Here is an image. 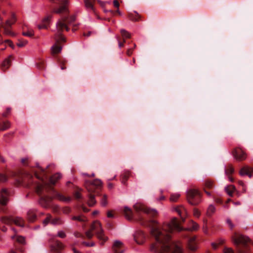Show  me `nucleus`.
<instances>
[{
  "label": "nucleus",
  "instance_id": "f3484780",
  "mask_svg": "<svg viewBox=\"0 0 253 253\" xmlns=\"http://www.w3.org/2000/svg\"><path fill=\"white\" fill-rule=\"evenodd\" d=\"M234 172V168L231 164H228L225 167V173L231 182L234 181V178L231 176Z\"/></svg>",
  "mask_w": 253,
  "mask_h": 253
},
{
  "label": "nucleus",
  "instance_id": "37998d69",
  "mask_svg": "<svg viewBox=\"0 0 253 253\" xmlns=\"http://www.w3.org/2000/svg\"><path fill=\"white\" fill-rule=\"evenodd\" d=\"M198 228V225L196 223H195L193 221H192V227H191V230H196Z\"/></svg>",
  "mask_w": 253,
  "mask_h": 253
},
{
  "label": "nucleus",
  "instance_id": "6e6d98bb",
  "mask_svg": "<svg viewBox=\"0 0 253 253\" xmlns=\"http://www.w3.org/2000/svg\"><path fill=\"white\" fill-rule=\"evenodd\" d=\"M113 4L115 7H117V8H119L120 4L118 0H114L113 1Z\"/></svg>",
  "mask_w": 253,
  "mask_h": 253
},
{
  "label": "nucleus",
  "instance_id": "473e14b6",
  "mask_svg": "<svg viewBox=\"0 0 253 253\" xmlns=\"http://www.w3.org/2000/svg\"><path fill=\"white\" fill-rule=\"evenodd\" d=\"M74 196L75 198L80 202L81 200H82L83 198L81 194L80 191L77 190L74 193Z\"/></svg>",
  "mask_w": 253,
  "mask_h": 253
},
{
  "label": "nucleus",
  "instance_id": "ea45409f",
  "mask_svg": "<svg viewBox=\"0 0 253 253\" xmlns=\"http://www.w3.org/2000/svg\"><path fill=\"white\" fill-rule=\"evenodd\" d=\"M58 62L59 63V64H60V67H61V69L62 70H64L65 69H66V67L64 66V64L65 63V61L63 59H58Z\"/></svg>",
  "mask_w": 253,
  "mask_h": 253
},
{
  "label": "nucleus",
  "instance_id": "864d4df0",
  "mask_svg": "<svg viewBox=\"0 0 253 253\" xmlns=\"http://www.w3.org/2000/svg\"><path fill=\"white\" fill-rule=\"evenodd\" d=\"M5 42L6 43H7L8 44V45L11 47L12 48H13L14 47V45L12 43V42L10 40H5Z\"/></svg>",
  "mask_w": 253,
  "mask_h": 253
},
{
  "label": "nucleus",
  "instance_id": "e433bc0d",
  "mask_svg": "<svg viewBox=\"0 0 253 253\" xmlns=\"http://www.w3.org/2000/svg\"><path fill=\"white\" fill-rule=\"evenodd\" d=\"M8 177L5 174L0 173V182H4L7 180Z\"/></svg>",
  "mask_w": 253,
  "mask_h": 253
},
{
  "label": "nucleus",
  "instance_id": "c85d7f7f",
  "mask_svg": "<svg viewBox=\"0 0 253 253\" xmlns=\"http://www.w3.org/2000/svg\"><path fill=\"white\" fill-rule=\"evenodd\" d=\"M129 176V171H125L122 175V182L124 184H126V181Z\"/></svg>",
  "mask_w": 253,
  "mask_h": 253
},
{
  "label": "nucleus",
  "instance_id": "4468645a",
  "mask_svg": "<svg viewBox=\"0 0 253 253\" xmlns=\"http://www.w3.org/2000/svg\"><path fill=\"white\" fill-rule=\"evenodd\" d=\"M113 250L114 253H123L125 249L123 243L118 241H115L113 246Z\"/></svg>",
  "mask_w": 253,
  "mask_h": 253
},
{
  "label": "nucleus",
  "instance_id": "c756f323",
  "mask_svg": "<svg viewBox=\"0 0 253 253\" xmlns=\"http://www.w3.org/2000/svg\"><path fill=\"white\" fill-rule=\"evenodd\" d=\"M51 223L54 225H58L62 224L63 221L59 218H51Z\"/></svg>",
  "mask_w": 253,
  "mask_h": 253
},
{
  "label": "nucleus",
  "instance_id": "aec40b11",
  "mask_svg": "<svg viewBox=\"0 0 253 253\" xmlns=\"http://www.w3.org/2000/svg\"><path fill=\"white\" fill-rule=\"evenodd\" d=\"M175 211L180 215L183 222L185 220V215L187 214L186 209L182 206L177 207L175 208Z\"/></svg>",
  "mask_w": 253,
  "mask_h": 253
},
{
  "label": "nucleus",
  "instance_id": "20e7f679",
  "mask_svg": "<svg viewBox=\"0 0 253 253\" xmlns=\"http://www.w3.org/2000/svg\"><path fill=\"white\" fill-rule=\"evenodd\" d=\"M93 231L95 232L97 239L99 240L100 244L103 245L104 243L108 240V238L104 235V231L99 222H93L89 230L85 232L86 237L89 239H91L93 236V234L92 233Z\"/></svg>",
  "mask_w": 253,
  "mask_h": 253
},
{
  "label": "nucleus",
  "instance_id": "e2e57ef3",
  "mask_svg": "<svg viewBox=\"0 0 253 253\" xmlns=\"http://www.w3.org/2000/svg\"><path fill=\"white\" fill-rule=\"evenodd\" d=\"M97 2L102 6L103 7L104 6V2L101 1L100 0H97Z\"/></svg>",
  "mask_w": 253,
  "mask_h": 253
},
{
  "label": "nucleus",
  "instance_id": "a18cd8bd",
  "mask_svg": "<svg viewBox=\"0 0 253 253\" xmlns=\"http://www.w3.org/2000/svg\"><path fill=\"white\" fill-rule=\"evenodd\" d=\"M21 163L24 166L28 165V158H23L21 159Z\"/></svg>",
  "mask_w": 253,
  "mask_h": 253
},
{
  "label": "nucleus",
  "instance_id": "4be33fe9",
  "mask_svg": "<svg viewBox=\"0 0 253 253\" xmlns=\"http://www.w3.org/2000/svg\"><path fill=\"white\" fill-rule=\"evenodd\" d=\"M188 248L192 251H195L197 249V245L195 238H191L188 240Z\"/></svg>",
  "mask_w": 253,
  "mask_h": 253
},
{
  "label": "nucleus",
  "instance_id": "ddd939ff",
  "mask_svg": "<svg viewBox=\"0 0 253 253\" xmlns=\"http://www.w3.org/2000/svg\"><path fill=\"white\" fill-rule=\"evenodd\" d=\"M9 193L6 189H2L0 192V204L5 205L8 200Z\"/></svg>",
  "mask_w": 253,
  "mask_h": 253
},
{
  "label": "nucleus",
  "instance_id": "dca6fc26",
  "mask_svg": "<svg viewBox=\"0 0 253 253\" xmlns=\"http://www.w3.org/2000/svg\"><path fill=\"white\" fill-rule=\"evenodd\" d=\"M253 169L248 166H244L239 171V174L242 175H248L249 177L252 176Z\"/></svg>",
  "mask_w": 253,
  "mask_h": 253
},
{
  "label": "nucleus",
  "instance_id": "9b49d317",
  "mask_svg": "<svg viewBox=\"0 0 253 253\" xmlns=\"http://www.w3.org/2000/svg\"><path fill=\"white\" fill-rule=\"evenodd\" d=\"M50 247L51 250L56 253H60L64 248L62 243L55 239L51 241Z\"/></svg>",
  "mask_w": 253,
  "mask_h": 253
},
{
  "label": "nucleus",
  "instance_id": "338daca9",
  "mask_svg": "<svg viewBox=\"0 0 253 253\" xmlns=\"http://www.w3.org/2000/svg\"><path fill=\"white\" fill-rule=\"evenodd\" d=\"M91 34V32L89 31V32H88L86 33H84V36H86V37H89V36H90Z\"/></svg>",
  "mask_w": 253,
  "mask_h": 253
},
{
  "label": "nucleus",
  "instance_id": "cd10ccee",
  "mask_svg": "<svg viewBox=\"0 0 253 253\" xmlns=\"http://www.w3.org/2000/svg\"><path fill=\"white\" fill-rule=\"evenodd\" d=\"M128 17L132 21H137L140 18V16L138 13L135 12L134 13H129Z\"/></svg>",
  "mask_w": 253,
  "mask_h": 253
},
{
  "label": "nucleus",
  "instance_id": "de8ad7c7",
  "mask_svg": "<svg viewBox=\"0 0 253 253\" xmlns=\"http://www.w3.org/2000/svg\"><path fill=\"white\" fill-rule=\"evenodd\" d=\"M227 224H228L229 227L231 229H232L234 227V224L232 223L230 219H228L227 220Z\"/></svg>",
  "mask_w": 253,
  "mask_h": 253
},
{
  "label": "nucleus",
  "instance_id": "4c0bfd02",
  "mask_svg": "<svg viewBox=\"0 0 253 253\" xmlns=\"http://www.w3.org/2000/svg\"><path fill=\"white\" fill-rule=\"evenodd\" d=\"M72 220H77V221H80V222H84L85 221V219L83 218L82 217L80 216H73L72 218Z\"/></svg>",
  "mask_w": 253,
  "mask_h": 253
},
{
  "label": "nucleus",
  "instance_id": "2eb2a0df",
  "mask_svg": "<svg viewBox=\"0 0 253 253\" xmlns=\"http://www.w3.org/2000/svg\"><path fill=\"white\" fill-rule=\"evenodd\" d=\"M121 33L122 36L124 38L123 42H121L120 41V38L119 36L116 37L117 40L118 41L119 46L120 47L124 46V43L126 42V40L124 39V38H130V34L124 29H122L121 30Z\"/></svg>",
  "mask_w": 253,
  "mask_h": 253
},
{
  "label": "nucleus",
  "instance_id": "09e8293b",
  "mask_svg": "<svg viewBox=\"0 0 253 253\" xmlns=\"http://www.w3.org/2000/svg\"><path fill=\"white\" fill-rule=\"evenodd\" d=\"M58 236L61 238H64L66 237V234L63 231H59L58 233Z\"/></svg>",
  "mask_w": 253,
  "mask_h": 253
},
{
  "label": "nucleus",
  "instance_id": "a19ab883",
  "mask_svg": "<svg viewBox=\"0 0 253 253\" xmlns=\"http://www.w3.org/2000/svg\"><path fill=\"white\" fill-rule=\"evenodd\" d=\"M37 67L41 70H42L45 68L44 63L43 61H40L37 64Z\"/></svg>",
  "mask_w": 253,
  "mask_h": 253
},
{
  "label": "nucleus",
  "instance_id": "5fc2aeb1",
  "mask_svg": "<svg viewBox=\"0 0 253 253\" xmlns=\"http://www.w3.org/2000/svg\"><path fill=\"white\" fill-rule=\"evenodd\" d=\"M107 215V217L109 218H113L114 217V215L111 211H108Z\"/></svg>",
  "mask_w": 253,
  "mask_h": 253
},
{
  "label": "nucleus",
  "instance_id": "f257e3e1",
  "mask_svg": "<svg viewBox=\"0 0 253 253\" xmlns=\"http://www.w3.org/2000/svg\"><path fill=\"white\" fill-rule=\"evenodd\" d=\"M135 219L142 225L150 228L152 243L150 250L154 253H183L179 243L171 239L170 234L173 231H180L183 228L176 218H173L170 223H164L162 225L151 217L157 214L154 210H151L141 204L133 206Z\"/></svg>",
  "mask_w": 253,
  "mask_h": 253
},
{
  "label": "nucleus",
  "instance_id": "0eeeda50",
  "mask_svg": "<svg viewBox=\"0 0 253 253\" xmlns=\"http://www.w3.org/2000/svg\"><path fill=\"white\" fill-rule=\"evenodd\" d=\"M187 198L189 204L196 206L201 202L202 194L197 189H190L187 191Z\"/></svg>",
  "mask_w": 253,
  "mask_h": 253
},
{
  "label": "nucleus",
  "instance_id": "13d9d810",
  "mask_svg": "<svg viewBox=\"0 0 253 253\" xmlns=\"http://www.w3.org/2000/svg\"><path fill=\"white\" fill-rule=\"evenodd\" d=\"M75 236L76 237H81V238H84V236L83 235H82L81 233H79V232L75 233Z\"/></svg>",
  "mask_w": 253,
  "mask_h": 253
},
{
  "label": "nucleus",
  "instance_id": "6ab92c4d",
  "mask_svg": "<svg viewBox=\"0 0 253 253\" xmlns=\"http://www.w3.org/2000/svg\"><path fill=\"white\" fill-rule=\"evenodd\" d=\"M123 213L126 218L129 221H131L133 219V213L131 209L127 207H125L123 210Z\"/></svg>",
  "mask_w": 253,
  "mask_h": 253
},
{
  "label": "nucleus",
  "instance_id": "c03bdc74",
  "mask_svg": "<svg viewBox=\"0 0 253 253\" xmlns=\"http://www.w3.org/2000/svg\"><path fill=\"white\" fill-rule=\"evenodd\" d=\"M224 253H234V252L231 248H225L224 249Z\"/></svg>",
  "mask_w": 253,
  "mask_h": 253
},
{
  "label": "nucleus",
  "instance_id": "4d7b16f0",
  "mask_svg": "<svg viewBox=\"0 0 253 253\" xmlns=\"http://www.w3.org/2000/svg\"><path fill=\"white\" fill-rule=\"evenodd\" d=\"M109 12L112 14H113V15L115 14L116 13H118V14L121 15V12L119 11V8H118V9L116 11L111 10H109Z\"/></svg>",
  "mask_w": 253,
  "mask_h": 253
},
{
  "label": "nucleus",
  "instance_id": "79ce46f5",
  "mask_svg": "<svg viewBox=\"0 0 253 253\" xmlns=\"http://www.w3.org/2000/svg\"><path fill=\"white\" fill-rule=\"evenodd\" d=\"M71 209L69 207H65L62 209V211L64 213L68 214L71 212Z\"/></svg>",
  "mask_w": 253,
  "mask_h": 253
},
{
  "label": "nucleus",
  "instance_id": "412c9836",
  "mask_svg": "<svg viewBox=\"0 0 253 253\" xmlns=\"http://www.w3.org/2000/svg\"><path fill=\"white\" fill-rule=\"evenodd\" d=\"M51 17L52 16L51 15H48L45 17L42 20V23L38 26L39 29H46L47 28V25L48 24Z\"/></svg>",
  "mask_w": 253,
  "mask_h": 253
},
{
  "label": "nucleus",
  "instance_id": "393cba45",
  "mask_svg": "<svg viewBox=\"0 0 253 253\" xmlns=\"http://www.w3.org/2000/svg\"><path fill=\"white\" fill-rule=\"evenodd\" d=\"M10 124L8 121L2 122L0 118V130L3 131L10 127Z\"/></svg>",
  "mask_w": 253,
  "mask_h": 253
},
{
  "label": "nucleus",
  "instance_id": "052dcab7",
  "mask_svg": "<svg viewBox=\"0 0 253 253\" xmlns=\"http://www.w3.org/2000/svg\"><path fill=\"white\" fill-rule=\"evenodd\" d=\"M107 227L109 229H112L113 228V225L111 223L108 222L107 224Z\"/></svg>",
  "mask_w": 253,
  "mask_h": 253
},
{
  "label": "nucleus",
  "instance_id": "b1692460",
  "mask_svg": "<svg viewBox=\"0 0 253 253\" xmlns=\"http://www.w3.org/2000/svg\"><path fill=\"white\" fill-rule=\"evenodd\" d=\"M84 1L86 8L90 9L95 13V8L94 7L95 0H84Z\"/></svg>",
  "mask_w": 253,
  "mask_h": 253
},
{
  "label": "nucleus",
  "instance_id": "69168bd1",
  "mask_svg": "<svg viewBox=\"0 0 253 253\" xmlns=\"http://www.w3.org/2000/svg\"><path fill=\"white\" fill-rule=\"evenodd\" d=\"M218 246V245H217L216 243H212V247L214 249H216Z\"/></svg>",
  "mask_w": 253,
  "mask_h": 253
},
{
  "label": "nucleus",
  "instance_id": "7ed1b4c3",
  "mask_svg": "<svg viewBox=\"0 0 253 253\" xmlns=\"http://www.w3.org/2000/svg\"><path fill=\"white\" fill-rule=\"evenodd\" d=\"M49 1L53 4L52 12L61 15V18L56 23V31L53 37L55 43L52 47V53L57 54L62 49V47L60 45V43L66 41L62 33L64 30L66 31L70 30L69 26L72 25L75 21L76 17L75 15H69V0H49Z\"/></svg>",
  "mask_w": 253,
  "mask_h": 253
},
{
  "label": "nucleus",
  "instance_id": "39448f33",
  "mask_svg": "<svg viewBox=\"0 0 253 253\" xmlns=\"http://www.w3.org/2000/svg\"><path fill=\"white\" fill-rule=\"evenodd\" d=\"M101 185L102 182L99 179H95L93 181L88 180H86L85 181V187L89 193L88 205L89 207H92L96 204L95 196L93 194V193L95 192L96 189L99 188Z\"/></svg>",
  "mask_w": 253,
  "mask_h": 253
},
{
  "label": "nucleus",
  "instance_id": "f704fd0d",
  "mask_svg": "<svg viewBox=\"0 0 253 253\" xmlns=\"http://www.w3.org/2000/svg\"><path fill=\"white\" fill-rule=\"evenodd\" d=\"M51 216L48 215L46 218L43 221L42 223L44 226H46L49 222L51 223Z\"/></svg>",
  "mask_w": 253,
  "mask_h": 253
},
{
  "label": "nucleus",
  "instance_id": "5701e85b",
  "mask_svg": "<svg viewBox=\"0 0 253 253\" xmlns=\"http://www.w3.org/2000/svg\"><path fill=\"white\" fill-rule=\"evenodd\" d=\"M27 218L30 222H34L37 218L35 211L30 210L27 212Z\"/></svg>",
  "mask_w": 253,
  "mask_h": 253
},
{
  "label": "nucleus",
  "instance_id": "603ef678",
  "mask_svg": "<svg viewBox=\"0 0 253 253\" xmlns=\"http://www.w3.org/2000/svg\"><path fill=\"white\" fill-rule=\"evenodd\" d=\"M80 207L84 212H86L88 211V210L84 206L83 203H81Z\"/></svg>",
  "mask_w": 253,
  "mask_h": 253
},
{
  "label": "nucleus",
  "instance_id": "774afa93",
  "mask_svg": "<svg viewBox=\"0 0 253 253\" xmlns=\"http://www.w3.org/2000/svg\"><path fill=\"white\" fill-rule=\"evenodd\" d=\"M204 191H205V193H206L208 196H211V192H209V191H207V190H206V189H205V190H204Z\"/></svg>",
  "mask_w": 253,
  "mask_h": 253
},
{
  "label": "nucleus",
  "instance_id": "680f3d73",
  "mask_svg": "<svg viewBox=\"0 0 253 253\" xmlns=\"http://www.w3.org/2000/svg\"><path fill=\"white\" fill-rule=\"evenodd\" d=\"M215 201L216 203L221 204H222V202L221 200L219 198H215Z\"/></svg>",
  "mask_w": 253,
  "mask_h": 253
},
{
  "label": "nucleus",
  "instance_id": "a878e982",
  "mask_svg": "<svg viewBox=\"0 0 253 253\" xmlns=\"http://www.w3.org/2000/svg\"><path fill=\"white\" fill-rule=\"evenodd\" d=\"M12 239L17 243L23 244L25 243V238L24 237L15 234L11 237Z\"/></svg>",
  "mask_w": 253,
  "mask_h": 253
},
{
  "label": "nucleus",
  "instance_id": "7c9ffc66",
  "mask_svg": "<svg viewBox=\"0 0 253 253\" xmlns=\"http://www.w3.org/2000/svg\"><path fill=\"white\" fill-rule=\"evenodd\" d=\"M215 209L212 205L209 206L207 210V215L211 216L215 211Z\"/></svg>",
  "mask_w": 253,
  "mask_h": 253
},
{
  "label": "nucleus",
  "instance_id": "0e129e2a",
  "mask_svg": "<svg viewBox=\"0 0 253 253\" xmlns=\"http://www.w3.org/2000/svg\"><path fill=\"white\" fill-rule=\"evenodd\" d=\"M0 162L3 163L5 162V160L4 158L0 155Z\"/></svg>",
  "mask_w": 253,
  "mask_h": 253
},
{
  "label": "nucleus",
  "instance_id": "58836bf2",
  "mask_svg": "<svg viewBox=\"0 0 253 253\" xmlns=\"http://www.w3.org/2000/svg\"><path fill=\"white\" fill-rule=\"evenodd\" d=\"M23 35L25 36H27L29 37H32L34 35V33L32 30L29 31L28 32H23Z\"/></svg>",
  "mask_w": 253,
  "mask_h": 253
},
{
  "label": "nucleus",
  "instance_id": "c9c22d12",
  "mask_svg": "<svg viewBox=\"0 0 253 253\" xmlns=\"http://www.w3.org/2000/svg\"><path fill=\"white\" fill-rule=\"evenodd\" d=\"M101 204L102 206H106L107 205V196L104 195L102 198Z\"/></svg>",
  "mask_w": 253,
  "mask_h": 253
},
{
  "label": "nucleus",
  "instance_id": "bf43d9fd",
  "mask_svg": "<svg viewBox=\"0 0 253 253\" xmlns=\"http://www.w3.org/2000/svg\"><path fill=\"white\" fill-rule=\"evenodd\" d=\"M126 54L129 56H131V55L132 54V48L128 49L126 51Z\"/></svg>",
  "mask_w": 253,
  "mask_h": 253
},
{
  "label": "nucleus",
  "instance_id": "f8f14e48",
  "mask_svg": "<svg viewBox=\"0 0 253 253\" xmlns=\"http://www.w3.org/2000/svg\"><path fill=\"white\" fill-rule=\"evenodd\" d=\"M134 239L137 244H143L146 240V235L143 231L138 230L134 234Z\"/></svg>",
  "mask_w": 253,
  "mask_h": 253
},
{
  "label": "nucleus",
  "instance_id": "72a5a7b5",
  "mask_svg": "<svg viewBox=\"0 0 253 253\" xmlns=\"http://www.w3.org/2000/svg\"><path fill=\"white\" fill-rule=\"evenodd\" d=\"M180 195L179 194H173L170 195V201L171 202H176L179 198Z\"/></svg>",
  "mask_w": 253,
  "mask_h": 253
},
{
  "label": "nucleus",
  "instance_id": "423d86ee",
  "mask_svg": "<svg viewBox=\"0 0 253 253\" xmlns=\"http://www.w3.org/2000/svg\"><path fill=\"white\" fill-rule=\"evenodd\" d=\"M233 242L238 248V251L240 253H246V251L243 248H247V244L251 243V239L246 236L242 235L236 236L233 237Z\"/></svg>",
  "mask_w": 253,
  "mask_h": 253
},
{
  "label": "nucleus",
  "instance_id": "49530a36",
  "mask_svg": "<svg viewBox=\"0 0 253 253\" xmlns=\"http://www.w3.org/2000/svg\"><path fill=\"white\" fill-rule=\"evenodd\" d=\"M27 43V41H23V42H18L17 43V45L19 46V47H23L24 46H25Z\"/></svg>",
  "mask_w": 253,
  "mask_h": 253
},
{
  "label": "nucleus",
  "instance_id": "9d476101",
  "mask_svg": "<svg viewBox=\"0 0 253 253\" xmlns=\"http://www.w3.org/2000/svg\"><path fill=\"white\" fill-rule=\"evenodd\" d=\"M232 154L237 161H242L246 159V153L240 148H236L232 151Z\"/></svg>",
  "mask_w": 253,
  "mask_h": 253
},
{
  "label": "nucleus",
  "instance_id": "8fccbe9b",
  "mask_svg": "<svg viewBox=\"0 0 253 253\" xmlns=\"http://www.w3.org/2000/svg\"><path fill=\"white\" fill-rule=\"evenodd\" d=\"M11 109L9 108H7L5 112L3 113L2 115L3 117H6L7 115L10 113Z\"/></svg>",
  "mask_w": 253,
  "mask_h": 253
},
{
  "label": "nucleus",
  "instance_id": "3c124183",
  "mask_svg": "<svg viewBox=\"0 0 253 253\" xmlns=\"http://www.w3.org/2000/svg\"><path fill=\"white\" fill-rule=\"evenodd\" d=\"M194 215L195 216L199 217L200 215V211L197 209L194 210Z\"/></svg>",
  "mask_w": 253,
  "mask_h": 253
},
{
  "label": "nucleus",
  "instance_id": "bb28decb",
  "mask_svg": "<svg viewBox=\"0 0 253 253\" xmlns=\"http://www.w3.org/2000/svg\"><path fill=\"white\" fill-rule=\"evenodd\" d=\"M236 188L234 185H229L226 187L227 193L231 197L233 196V193L235 191Z\"/></svg>",
  "mask_w": 253,
  "mask_h": 253
},
{
  "label": "nucleus",
  "instance_id": "1a4fd4ad",
  "mask_svg": "<svg viewBox=\"0 0 253 253\" xmlns=\"http://www.w3.org/2000/svg\"><path fill=\"white\" fill-rule=\"evenodd\" d=\"M16 21V18L14 15H12L11 20H7L5 23H2V27L4 29V33L8 35L14 36V34L10 30L9 28Z\"/></svg>",
  "mask_w": 253,
  "mask_h": 253
},
{
  "label": "nucleus",
  "instance_id": "f03ea898",
  "mask_svg": "<svg viewBox=\"0 0 253 253\" xmlns=\"http://www.w3.org/2000/svg\"><path fill=\"white\" fill-rule=\"evenodd\" d=\"M54 167L53 164H50L44 169L37 164V169L33 170V174L25 172L20 180L23 185L36 191L39 196V203L44 208L49 207L53 198L65 202L71 201L70 197H65L52 187L61 177L59 173L48 177V169Z\"/></svg>",
  "mask_w": 253,
  "mask_h": 253
},
{
  "label": "nucleus",
  "instance_id": "6e6552de",
  "mask_svg": "<svg viewBox=\"0 0 253 253\" xmlns=\"http://www.w3.org/2000/svg\"><path fill=\"white\" fill-rule=\"evenodd\" d=\"M1 222L3 224L11 225L13 223L20 227L24 226V220L20 217H12L11 216H2L0 218Z\"/></svg>",
  "mask_w": 253,
  "mask_h": 253
},
{
  "label": "nucleus",
  "instance_id": "2f4dec72",
  "mask_svg": "<svg viewBox=\"0 0 253 253\" xmlns=\"http://www.w3.org/2000/svg\"><path fill=\"white\" fill-rule=\"evenodd\" d=\"M205 186L206 188L211 189L213 188L214 184L211 181L207 180L205 182Z\"/></svg>",
  "mask_w": 253,
  "mask_h": 253
},
{
  "label": "nucleus",
  "instance_id": "a211bd4d",
  "mask_svg": "<svg viewBox=\"0 0 253 253\" xmlns=\"http://www.w3.org/2000/svg\"><path fill=\"white\" fill-rule=\"evenodd\" d=\"M14 59L12 55H9L6 58L1 64V69L3 71L6 70L11 65V61Z\"/></svg>",
  "mask_w": 253,
  "mask_h": 253
}]
</instances>
